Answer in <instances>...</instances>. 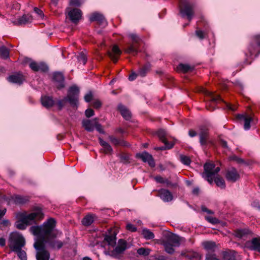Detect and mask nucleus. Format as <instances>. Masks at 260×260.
Wrapping results in <instances>:
<instances>
[{
	"label": "nucleus",
	"instance_id": "obj_29",
	"mask_svg": "<svg viewBox=\"0 0 260 260\" xmlns=\"http://www.w3.org/2000/svg\"><path fill=\"white\" fill-rule=\"evenodd\" d=\"M211 170V168H209L208 165L206 166V169L204 170V172L202 173V177L207 181L210 184H212L213 181H214V176L212 175V173L210 172Z\"/></svg>",
	"mask_w": 260,
	"mask_h": 260
},
{
	"label": "nucleus",
	"instance_id": "obj_53",
	"mask_svg": "<svg viewBox=\"0 0 260 260\" xmlns=\"http://www.w3.org/2000/svg\"><path fill=\"white\" fill-rule=\"evenodd\" d=\"M30 68L34 72L39 71V63H37L35 61H32L29 63V65Z\"/></svg>",
	"mask_w": 260,
	"mask_h": 260
},
{
	"label": "nucleus",
	"instance_id": "obj_27",
	"mask_svg": "<svg viewBox=\"0 0 260 260\" xmlns=\"http://www.w3.org/2000/svg\"><path fill=\"white\" fill-rule=\"evenodd\" d=\"M24 80L23 76L20 73L11 75L8 77V80L9 82L18 85L22 84Z\"/></svg>",
	"mask_w": 260,
	"mask_h": 260
},
{
	"label": "nucleus",
	"instance_id": "obj_34",
	"mask_svg": "<svg viewBox=\"0 0 260 260\" xmlns=\"http://www.w3.org/2000/svg\"><path fill=\"white\" fill-rule=\"evenodd\" d=\"M177 69L178 71L186 73L193 71L194 68L187 64L180 63L178 65Z\"/></svg>",
	"mask_w": 260,
	"mask_h": 260
},
{
	"label": "nucleus",
	"instance_id": "obj_61",
	"mask_svg": "<svg viewBox=\"0 0 260 260\" xmlns=\"http://www.w3.org/2000/svg\"><path fill=\"white\" fill-rule=\"evenodd\" d=\"M10 225V221L8 219L3 220L1 222H0V226L1 230H2L3 227H7Z\"/></svg>",
	"mask_w": 260,
	"mask_h": 260
},
{
	"label": "nucleus",
	"instance_id": "obj_46",
	"mask_svg": "<svg viewBox=\"0 0 260 260\" xmlns=\"http://www.w3.org/2000/svg\"><path fill=\"white\" fill-rule=\"evenodd\" d=\"M78 60L85 65L87 61L86 55L83 52H80L77 56Z\"/></svg>",
	"mask_w": 260,
	"mask_h": 260
},
{
	"label": "nucleus",
	"instance_id": "obj_31",
	"mask_svg": "<svg viewBox=\"0 0 260 260\" xmlns=\"http://www.w3.org/2000/svg\"><path fill=\"white\" fill-rule=\"evenodd\" d=\"M82 126L88 132H92L94 131V120H91L89 119H84L82 121Z\"/></svg>",
	"mask_w": 260,
	"mask_h": 260
},
{
	"label": "nucleus",
	"instance_id": "obj_38",
	"mask_svg": "<svg viewBox=\"0 0 260 260\" xmlns=\"http://www.w3.org/2000/svg\"><path fill=\"white\" fill-rule=\"evenodd\" d=\"M142 235L146 240H152L155 237L153 233L147 228H144L142 230Z\"/></svg>",
	"mask_w": 260,
	"mask_h": 260
},
{
	"label": "nucleus",
	"instance_id": "obj_40",
	"mask_svg": "<svg viewBox=\"0 0 260 260\" xmlns=\"http://www.w3.org/2000/svg\"><path fill=\"white\" fill-rule=\"evenodd\" d=\"M248 234L249 231L246 229H237L235 231V236L239 238H243Z\"/></svg>",
	"mask_w": 260,
	"mask_h": 260
},
{
	"label": "nucleus",
	"instance_id": "obj_37",
	"mask_svg": "<svg viewBox=\"0 0 260 260\" xmlns=\"http://www.w3.org/2000/svg\"><path fill=\"white\" fill-rule=\"evenodd\" d=\"M10 51L5 46L0 47V58L7 59L9 58Z\"/></svg>",
	"mask_w": 260,
	"mask_h": 260
},
{
	"label": "nucleus",
	"instance_id": "obj_58",
	"mask_svg": "<svg viewBox=\"0 0 260 260\" xmlns=\"http://www.w3.org/2000/svg\"><path fill=\"white\" fill-rule=\"evenodd\" d=\"M84 100L87 103H89L91 101L93 98V94L91 91L85 95Z\"/></svg>",
	"mask_w": 260,
	"mask_h": 260
},
{
	"label": "nucleus",
	"instance_id": "obj_22",
	"mask_svg": "<svg viewBox=\"0 0 260 260\" xmlns=\"http://www.w3.org/2000/svg\"><path fill=\"white\" fill-rule=\"evenodd\" d=\"M158 196L164 202H170L173 199L172 193L168 189L161 188L158 190Z\"/></svg>",
	"mask_w": 260,
	"mask_h": 260
},
{
	"label": "nucleus",
	"instance_id": "obj_8",
	"mask_svg": "<svg viewBox=\"0 0 260 260\" xmlns=\"http://www.w3.org/2000/svg\"><path fill=\"white\" fill-rule=\"evenodd\" d=\"M194 4L188 0H179V12L182 17H187V19L190 21L194 15L193 8Z\"/></svg>",
	"mask_w": 260,
	"mask_h": 260
},
{
	"label": "nucleus",
	"instance_id": "obj_64",
	"mask_svg": "<svg viewBox=\"0 0 260 260\" xmlns=\"http://www.w3.org/2000/svg\"><path fill=\"white\" fill-rule=\"evenodd\" d=\"M138 76H139V73L138 74H136V73L135 72H133L128 77V80L129 81H134L135 80Z\"/></svg>",
	"mask_w": 260,
	"mask_h": 260
},
{
	"label": "nucleus",
	"instance_id": "obj_18",
	"mask_svg": "<svg viewBox=\"0 0 260 260\" xmlns=\"http://www.w3.org/2000/svg\"><path fill=\"white\" fill-rule=\"evenodd\" d=\"M68 16L71 21L77 24L82 17V11L77 8H74L68 12Z\"/></svg>",
	"mask_w": 260,
	"mask_h": 260
},
{
	"label": "nucleus",
	"instance_id": "obj_49",
	"mask_svg": "<svg viewBox=\"0 0 260 260\" xmlns=\"http://www.w3.org/2000/svg\"><path fill=\"white\" fill-rule=\"evenodd\" d=\"M98 118H95L94 119V127L100 134H105V131L103 129L102 125L98 122Z\"/></svg>",
	"mask_w": 260,
	"mask_h": 260
},
{
	"label": "nucleus",
	"instance_id": "obj_45",
	"mask_svg": "<svg viewBox=\"0 0 260 260\" xmlns=\"http://www.w3.org/2000/svg\"><path fill=\"white\" fill-rule=\"evenodd\" d=\"M184 255L189 259H198L200 256L199 254L194 251L188 252L185 253Z\"/></svg>",
	"mask_w": 260,
	"mask_h": 260
},
{
	"label": "nucleus",
	"instance_id": "obj_24",
	"mask_svg": "<svg viewBox=\"0 0 260 260\" xmlns=\"http://www.w3.org/2000/svg\"><path fill=\"white\" fill-rule=\"evenodd\" d=\"M121 51L120 50L118 46L115 45L112 48V52L108 51L107 53L108 56L111 58L114 63H116L118 58L115 55H120L121 54Z\"/></svg>",
	"mask_w": 260,
	"mask_h": 260
},
{
	"label": "nucleus",
	"instance_id": "obj_62",
	"mask_svg": "<svg viewBox=\"0 0 260 260\" xmlns=\"http://www.w3.org/2000/svg\"><path fill=\"white\" fill-rule=\"evenodd\" d=\"M196 34L197 36L200 39L203 40L205 38V34L204 32L201 30H197L196 31Z\"/></svg>",
	"mask_w": 260,
	"mask_h": 260
},
{
	"label": "nucleus",
	"instance_id": "obj_51",
	"mask_svg": "<svg viewBox=\"0 0 260 260\" xmlns=\"http://www.w3.org/2000/svg\"><path fill=\"white\" fill-rule=\"evenodd\" d=\"M230 159L231 160L236 161L238 164H244L247 166L249 165V164L245 162V161L243 159L238 157L237 156L235 155L231 156Z\"/></svg>",
	"mask_w": 260,
	"mask_h": 260
},
{
	"label": "nucleus",
	"instance_id": "obj_54",
	"mask_svg": "<svg viewBox=\"0 0 260 260\" xmlns=\"http://www.w3.org/2000/svg\"><path fill=\"white\" fill-rule=\"evenodd\" d=\"M205 219L210 223H212L213 224H215L219 223V220L215 217H213L211 216H206Z\"/></svg>",
	"mask_w": 260,
	"mask_h": 260
},
{
	"label": "nucleus",
	"instance_id": "obj_9",
	"mask_svg": "<svg viewBox=\"0 0 260 260\" xmlns=\"http://www.w3.org/2000/svg\"><path fill=\"white\" fill-rule=\"evenodd\" d=\"M9 247L12 251L20 250L25 245L23 236L18 233H12L9 238Z\"/></svg>",
	"mask_w": 260,
	"mask_h": 260
},
{
	"label": "nucleus",
	"instance_id": "obj_48",
	"mask_svg": "<svg viewBox=\"0 0 260 260\" xmlns=\"http://www.w3.org/2000/svg\"><path fill=\"white\" fill-rule=\"evenodd\" d=\"M180 160L183 164L186 166H189L191 163L190 158L187 156L182 154L180 155Z\"/></svg>",
	"mask_w": 260,
	"mask_h": 260
},
{
	"label": "nucleus",
	"instance_id": "obj_12",
	"mask_svg": "<svg viewBox=\"0 0 260 260\" xmlns=\"http://www.w3.org/2000/svg\"><path fill=\"white\" fill-rule=\"evenodd\" d=\"M52 81L58 90H61L65 87V77L60 72L52 73Z\"/></svg>",
	"mask_w": 260,
	"mask_h": 260
},
{
	"label": "nucleus",
	"instance_id": "obj_35",
	"mask_svg": "<svg viewBox=\"0 0 260 260\" xmlns=\"http://www.w3.org/2000/svg\"><path fill=\"white\" fill-rule=\"evenodd\" d=\"M206 165H208L209 168H211L210 172L213 176L217 175L220 170V167H216L215 164L213 162H206L204 165V170L206 169Z\"/></svg>",
	"mask_w": 260,
	"mask_h": 260
},
{
	"label": "nucleus",
	"instance_id": "obj_41",
	"mask_svg": "<svg viewBox=\"0 0 260 260\" xmlns=\"http://www.w3.org/2000/svg\"><path fill=\"white\" fill-rule=\"evenodd\" d=\"M163 245L164 246L165 251L169 254H173L175 249L173 247H175V245L169 243L168 242H165L163 241Z\"/></svg>",
	"mask_w": 260,
	"mask_h": 260
},
{
	"label": "nucleus",
	"instance_id": "obj_57",
	"mask_svg": "<svg viewBox=\"0 0 260 260\" xmlns=\"http://www.w3.org/2000/svg\"><path fill=\"white\" fill-rule=\"evenodd\" d=\"M85 115L86 117L90 118L94 115V111L91 108H88L85 111Z\"/></svg>",
	"mask_w": 260,
	"mask_h": 260
},
{
	"label": "nucleus",
	"instance_id": "obj_47",
	"mask_svg": "<svg viewBox=\"0 0 260 260\" xmlns=\"http://www.w3.org/2000/svg\"><path fill=\"white\" fill-rule=\"evenodd\" d=\"M151 250L149 248L141 247L137 250V253L144 256L149 255Z\"/></svg>",
	"mask_w": 260,
	"mask_h": 260
},
{
	"label": "nucleus",
	"instance_id": "obj_16",
	"mask_svg": "<svg viewBox=\"0 0 260 260\" xmlns=\"http://www.w3.org/2000/svg\"><path fill=\"white\" fill-rule=\"evenodd\" d=\"M89 20L90 22H96L100 26L102 27H105L107 25V22L104 15L98 12L92 14Z\"/></svg>",
	"mask_w": 260,
	"mask_h": 260
},
{
	"label": "nucleus",
	"instance_id": "obj_3",
	"mask_svg": "<svg viewBox=\"0 0 260 260\" xmlns=\"http://www.w3.org/2000/svg\"><path fill=\"white\" fill-rule=\"evenodd\" d=\"M79 88L76 85L71 86L68 90L67 96L55 102L57 109L61 110L67 102L73 108L77 107L79 103Z\"/></svg>",
	"mask_w": 260,
	"mask_h": 260
},
{
	"label": "nucleus",
	"instance_id": "obj_21",
	"mask_svg": "<svg viewBox=\"0 0 260 260\" xmlns=\"http://www.w3.org/2000/svg\"><path fill=\"white\" fill-rule=\"evenodd\" d=\"M237 120L240 121H244V129L248 130L250 128V122L252 119L251 117L245 114H237L236 116Z\"/></svg>",
	"mask_w": 260,
	"mask_h": 260
},
{
	"label": "nucleus",
	"instance_id": "obj_44",
	"mask_svg": "<svg viewBox=\"0 0 260 260\" xmlns=\"http://www.w3.org/2000/svg\"><path fill=\"white\" fill-rule=\"evenodd\" d=\"M157 135L159 139V140L162 142H165V141H168L166 138V132L163 129H159L157 132Z\"/></svg>",
	"mask_w": 260,
	"mask_h": 260
},
{
	"label": "nucleus",
	"instance_id": "obj_42",
	"mask_svg": "<svg viewBox=\"0 0 260 260\" xmlns=\"http://www.w3.org/2000/svg\"><path fill=\"white\" fill-rule=\"evenodd\" d=\"M165 144V146H161V147H158L155 148V150H166L170 149L172 148H173L174 146V144L172 143H170L169 141H165V142H163Z\"/></svg>",
	"mask_w": 260,
	"mask_h": 260
},
{
	"label": "nucleus",
	"instance_id": "obj_1",
	"mask_svg": "<svg viewBox=\"0 0 260 260\" xmlns=\"http://www.w3.org/2000/svg\"><path fill=\"white\" fill-rule=\"evenodd\" d=\"M56 221L53 218H49L43 224L41 225L32 226L30 230L34 235L37 236V242H43V245L52 248L60 249L63 246V243L59 240H55L56 234L54 233L53 230L56 226Z\"/></svg>",
	"mask_w": 260,
	"mask_h": 260
},
{
	"label": "nucleus",
	"instance_id": "obj_11",
	"mask_svg": "<svg viewBox=\"0 0 260 260\" xmlns=\"http://www.w3.org/2000/svg\"><path fill=\"white\" fill-rule=\"evenodd\" d=\"M34 247L37 250L36 257L37 260H49L50 253L46 250V246L43 245V242L40 243L36 241L34 243Z\"/></svg>",
	"mask_w": 260,
	"mask_h": 260
},
{
	"label": "nucleus",
	"instance_id": "obj_36",
	"mask_svg": "<svg viewBox=\"0 0 260 260\" xmlns=\"http://www.w3.org/2000/svg\"><path fill=\"white\" fill-rule=\"evenodd\" d=\"M202 245L206 250L212 251H214L216 247V243L213 241H205Z\"/></svg>",
	"mask_w": 260,
	"mask_h": 260
},
{
	"label": "nucleus",
	"instance_id": "obj_33",
	"mask_svg": "<svg viewBox=\"0 0 260 260\" xmlns=\"http://www.w3.org/2000/svg\"><path fill=\"white\" fill-rule=\"evenodd\" d=\"M151 67V66L150 63H146L143 67L140 68L138 72L139 75L142 77H145L147 74L150 71Z\"/></svg>",
	"mask_w": 260,
	"mask_h": 260
},
{
	"label": "nucleus",
	"instance_id": "obj_15",
	"mask_svg": "<svg viewBox=\"0 0 260 260\" xmlns=\"http://www.w3.org/2000/svg\"><path fill=\"white\" fill-rule=\"evenodd\" d=\"M245 247L248 249L260 253V237L253 238L245 242Z\"/></svg>",
	"mask_w": 260,
	"mask_h": 260
},
{
	"label": "nucleus",
	"instance_id": "obj_4",
	"mask_svg": "<svg viewBox=\"0 0 260 260\" xmlns=\"http://www.w3.org/2000/svg\"><path fill=\"white\" fill-rule=\"evenodd\" d=\"M247 50L248 53H245L246 58L244 63L245 64H250L252 61H248V58H253V56L256 57L260 53V35H254L251 37Z\"/></svg>",
	"mask_w": 260,
	"mask_h": 260
},
{
	"label": "nucleus",
	"instance_id": "obj_10",
	"mask_svg": "<svg viewBox=\"0 0 260 260\" xmlns=\"http://www.w3.org/2000/svg\"><path fill=\"white\" fill-rule=\"evenodd\" d=\"M128 37L131 39L132 42L127 44V47L124 49V52L127 54H132L134 56L137 55L139 52L141 39L135 34H130Z\"/></svg>",
	"mask_w": 260,
	"mask_h": 260
},
{
	"label": "nucleus",
	"instance_id": "obj_56",
	"mask_svg": "<svg viewBox=\"0 0 260 260\" xmlns=\"http://www.w3.org/2000/svg\"><path fill=\"white\" fill-rule=\"evenodd\" d=\"M251 206L257 210H260V202L257 200H254L251 203Z\"/></svg>",
	"mask_w": 260,
	"mask_h": 260
},
{
	"label": "nucleus",
	"instance_id": "obj_26",
	"mask_svg": "<svg viewBox=\"0 0 260 260\" xmlns=\"http://www.w3.org/2000/svg\"><path fill=\"white\" fill-rule=\"evenodd\" d=\"M108 139L111 143L115 146H121L123 147H128L129 143L123 139H118L113 135H109Z\"/></svg>",
	"mask_w": 260,
	"mask_h": 260
},
{
	"label": "nucleus",
	"instance_id": "obj_30",
	"mask_svg": "<svg viewBox=\"0 0 260 260\" xmlns=\"http://www.w3.org/2000/svg\"><path fill=\"white\" fill-rule=\"evenodd\" d=\"M96 218L95 214H88L82 219V224L85 226H90Z\"/></svg>",
	"mask_w": 260,
	"mask_h": 260
},
{
	"label": "nucleus",
	"instance_id": "obj_60",
	"mask_svg": "<svg viewBox=\"0 0 260 260\" xmlns=\"http://www.w3.org/2000/svg\"><path fill=\"white\" fill-rule=\"evenodd\" d=\"M81 5L80 0H70V5L79 7Z\"/></svg>",
	"mask_w": 260,
	"mask_h": 260
},
{
	"label": "nucleus",
	"instance_id": "obj_25",
	"mask_svg": "<svg viewBox=\"0 0 260 260\" xmlns=\"http://www.w3.org/2000/svg\"><path fill=\"white\" fill-rule=\"evenodd\" d=\"M12 200H13L16 205H22L26 204L29 201V197L28 196H23L18 194H15L11 196Z\"/></svg>",
	"mask_w": 260,
	"mask_h": 260
},
{
	"label": "nucleus",
	"instance_id": "obj_19",
	"mask_svg": "<svg viewBox=\"0 0 260 260\" xmlns=\"http://www.w3.org/2000/svg\"><path fill=\"white\" fill-rule=\"evenodd\" d=\"M116 234L114 232L110 235H106L104 237L103 241L102 243V246L107 244L112 247H114L116 244Z\"/></svg>",
	"mask_w": 260,
	"mask_h": 260
},
{
	"label": "nucleus",
	"instance_id": "obj_6",
	"mask_svg": "<svg viewBox=\"0 0 260 260\" xmlns=\"http://www.w3.org/2000/svg\"><path fill=\"white\" fill-rule=\"evenodd\" d=\"M207 95L209 99V103L207 104L206 107L209 111L214 110L215 109V105L220 102H223L225 104L226 108L229 110L234 111L237 109L236 106L224 102L219 95L215 94L209 91L207 92Z\"/></svg>",
	"mask_w": 260,
	"mask_h": 260
},
{
	"label": "nucleus",
	"instance_id": "obj_20",
	"mask_svg": "<svg viewBox=\"0 0 260 260\" xmlns=\"http://www.w3.org/2000/svg\"><path fill=\"white\" fill-rule=\"evenodd\" d=\"M41 102L42 106L46 109L52 108L55 105V101L51 96L42 95Z\"/></svg>",
	"mask_w": 260,
	"mask_h": 260
},
{
	"label": "nucleus",
	"instance_id": "obj_39",
	"mask_svg": "<svg viewBox=\"0 0 260 260\" xmlns=\"http://www.w3.org/2000/svg\"><path fill=\"white\" fill-rule=\"evenodd\" d=\"M214 182L217 186L222 189H224L226 187L224 180L219 175L215 177Z\"/></svg>",
	"mask_w": 260,
	"mask_h": 260
},
{
	"label": "nucleus",
	"instance_id": "obj_5",
	"mask_svg": "<svg viewBox=\"0 0 260 260\" xmlns=\"http://www.w3.org/2000/svg\"><path fill=\"white\" fill-rule=\"evenodd\" d=\"M199 143L201 147L205 149L208 147L214 146V141L210 137L209 128L207 125L203 124L199 126Z\"/></svg>",
	"mask_w": 260,
	"mask_h": 260
},
{
	"label": "nucleus",
	"instance_id": "obj_32",
	"mask_svg": "<svg viewBox=\"0 0 260 260\" xmlns=\"http://www.w3.org/2000/svg\"><path fill=\"white\" fill-rule=\"evenodd\" d=\"M32 19V18L30 15L28 14H24L18 19V24L19 25H25L30 23Z\"/></svg>",
	"mask_w": 260,
	"mask_h": 260
},
{
	"label": "nucleus",
	"instance_id": "obj_59",
	"mask_svg": "<svg viewBox=\"0 0 260 260\" xmlns=\"http://www.w3.org/2000/svg\"><path fill=\"white\" fill-rule=\"evenodd\" d=\"M126 229L127 231H131L132 232H135L137 230V228L133 224L128 223L126 224Z\"/></svg>",
	"mask_w": 260,
	"mask_h": 260
},
{
	"label": "nucleus",
	"instance_id": "obj_2",
	"mask_svg": "<svg viewBox=\"0 0 260 260\" xmlns=\"http://www.w3.org/2000/svg\"><path fill=\"white\" fill-rule=\"evenodd\" d=\"M44 216V214L42 211V209L36 206L33 208L32 212L25 214L21 213L20 215V219L15 223L16 227L21 230H24L26 228V226L30 225V221H34L35 220H41Z\"/></svg>",
	"mask_w": 260,
	"mask_h": 260
},
{
	"label": "nucleus",
	"instance_id": "obj_55",
	"mask_svg": "<svg viewBox=\"0 0 260 260\" xmlns=\"http://www.w3.org/2000/svg\"><path fill=\"white\" fill-rule=\"evenodd\" d=\"M206 260H219L214 253H208L206 255Z\"/></svg>",
	"mask_w": 260,
	"mask_h": 260
},
{
	"label": "nucleus",
	"instance_id": "obj_23",
	"mask_svg": "<svg viewBox=\"0 0 260 260\" xmlns=\"http://www.w3.org/2000/svg\"><path fill=\"white\" fill-rule=\"evenodd\" d=\"M117 110L120 112L122 117L125 120H129L132 118V114L130 111L122 104H119L117 106Z\"/></svg>",
	"mask_w": 260,
	"mask_h": 260
},
{
	"label": "nucleus",
	"instance_id": "obj_63",
	"mask_svg": "<svg viewBox=\"0 0 260 260\" xmlns=\"http://www.w3.org/2000/svg\"><path fill=\"white\" fill-rule=\"evenodd\" d=\"M92 106L95 109H99L102 106V103L97 100L93 102Z\"/></svg>",
	"mask_w": 260,
	"mask_h": 260
},
{
	"label": "nucleus",
	"instance_id": "obj_17",
	"mask_svg": "<svg viewBox=\"0 0 260 260\" xmlns=\"http://www.w3.org/2000/svg\"><path fill=\"white\" fill-rule=\"evenodd\" d=\"M225 177L228 181L235 182L240 178V175L237 169L232 167L226 171Z\"/></svg>",
	"mask_w": 260,
	"mask_h": 260
},
{
	"label": "nucleus",
	"instance_id": "obj_7",
	"mask_svg": "<svg viewBox=\"0 0 260 260\" xmlns=\"http://www.w3.org/2000/svg\"><path fill=\"white\" fill-rule=\"evenodd\" d=\"M111 251L105 252L106 254L117 259H122L124 251L127 248V243L123 239H120L118 241L117 245Z\"/></svg>",
	"mask_w": 260,
	"mask_h": 260
},
{
	"label": "nucleus",
	"instance_id": "obj_13",
	"mask_svg": "<svg viewBox=\"0 0 260 260\" xmlns=\"http://www.w3.org/2000/svg\"><path fill=\"white\" fill-rule=\"evenodd\" d=\"M136 157L141 159L144 162H148L149 166L151 168L155 166V162L152 155L146 151L137 153Z\"/></svg>",
	"mask_w": 260,
	"mask_h": 260
},
{
	"label": "nucleus",
	"instance_id": "obj_14",
	"mask_svg": "<svg viewBox=\"0 0 260 260\" xmlns=\"http://www.w3.org/2000/svg\"><path fill=\"white\" fill-rule=\"evenodd\" d=\"M165 240L164 242H168L171 244L175 245V246H179L180 245V237L172 233H166L164 235Z\"/></svg>",
	"mask_w": 260,
	"mask_h": 260
},
{
	"label": "nucleus",
	"instance_id": "obj_28",
	"mask_svg": "<svg viewBox=\"0 0 260 260\" xmlns=\"http://www.w3.org/2000/svg\"><path fill=\"white\" fill-rule=\"evenodd\" d=\"M99 144L103 148V152L105 154H111L113 153V149L111 146L107 142L105 141L101 137L98 138Z\"/></svg>",
	"mask_w": 260,
	"mask_h": 260
},
{
	"label": "nucleus",
	"instance_id": "obj_52",
	"mask_svg": "<svg viewBox=\"0 0 260 260\" xmlns=\"http://www.w3.org/2000/svg\"><path fill=\"white\" fill-rule=\"evenodd\" d=\"M48 70V66L45 63L42 62L39 63V71L46 73Z\"/></svg>",
	"mask_w": 260,
	"mask_h": 260
},
{
	"label": "nucleus",
	"instance_id": "obj_43",
	"mask_svg": "<svg viewBox=\"0 0 260 260\" xmlns=\"http://www.w3.org/2000/svg\"><path fill=\"white\" fill-rule=\"evenodd\" d=\"M234 251H223L222 253L223 258L224 260H234L235 255Z\"/></svg>",
	"mask_w": 260,
	"mask_h": 260
},
{
	"label": "nucleus",
	"instance_id": "obj_50",
	"mask_svg": "<svg viewBox=\"0 0 260 260\" xmlns=\"http://www.w3.org/2000/svg\"><path fill=\"white\" fill-rule=\"evenodd\" d=\"M17 253V256L21 260H27V255L25 251L21 249L15 251Z\"/></svg>",
	"mask_w": 260,
	"mask_h": 260
}]
</instances>
